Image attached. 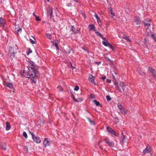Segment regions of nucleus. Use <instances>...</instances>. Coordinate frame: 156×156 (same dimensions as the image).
I'll return each instance as SVG.
<instances>
[{"label": "nucleus", "mask_w": 156, "mask_h": 156, "mask_svg": "<svg viewBox=\"0 0 156 156\" xmlns=\"http://www.w3.org/2000/svg\"><path fill=\"white\" fill-rule=\"evenodd\" d=\"M106 81L107 82L109 83H110L111 82V80L109 79H107Z\"/></svg>", "instance_id": "49"}, {"label": "nucleus", "mask_w": 156, "mask_h": 156, "mask_svg": "<svg viewBox=\"0 0 156 156\" xmlns=\"http://www.w3.org/2000/svg\"><path fill=\"white\" fill-rule=\"evenodd\" d=\"M151 20L150 19H147L144 20L143 23L144 26L145 27L146 30H147L151 27Z\"/></svg>", "instance_id": "3"}, {"label": "nucleus", "mask_w": 156, "mask_h": 156, "mask_svg": "<svg viewBox=\"0 0 156 156\" xmlns=\"http://www.w3.org/2000/svg\"><path fill=\"white\" fill-rule=\"evenodd\" d=\"M16 47H10L9 50V53L8 54L9 56L11 58H12L15 57V54L16 53Z\"/></svg>", "instance_id": "2"}, {"label": "nucleus", "mask_w": 156, "mask_h": 156, "mask_svg": "<svg viewBox=\"0 0 156 156\" xmlns=\"http://www.w3.org/2000/svg\"><path fill=\"white\" fill-rule=\"evenodd\" d=\"M46 34L47 37L50 40L52 39V37L51 36V35L50 34L47 33Z\"/></svg>", "instance_id": "26"}, {"label": "nucleus", "mask_w": 156, "mask_h": 156, "mask_svg": "<svg viewBox=\"0 0 156 156\" xmlns=\"http://www.w3.org/2000/svg\"><path fill=\"white\" fill-rule=\"evenodd\" d=\"M68 5L69 6H71L72 5L71 3H69L68 4Z\"/></svg>", "instance_id": "52"}, {"label": "nucleus", "mask_w": 156, "mask_h": 156, "mask_svg": "<svg viewBox=\"0 0 156 156\" xmlns=\"http://www.w3.org/2000/svg\"><path fill=\"white\" fill-rule=\"evenodd\" d=\"M77 100L79 101H82V100L81 99L79 98L78 99V100Z\"/></svg>", "instance_id": "56"}, {"label": "nucleus", "mask_w": 156, "mask_h": 156, "mask_svg": "<svg viewBox=\"0 0 156 156\" xmlns=\"http://www.w3.org/2000/svg\"><path fill=\"white\" fill-rule=\"evenodd\" d=\"M51 42L53 44V45L58 44V41L57 40H55L54 41H51Z\"/></svg>", "instance_id": "33"}, {"label": "nucleus", "mask_w": 156, "mask_h": 156, "mask_svg": "<svg viewBox=\"0 0 156 156\" xmlns=\"http://www.w3.org/2000/svg\"><path fill=\"white\" fill-rule=\"evenodd\" d=\"M4 20L2 17L0 18V26H2L3 28L4 27Z\"/></svg>", "instance_id": "15"}, {"label": "nucleus", "mask_w": 156, "mask_h": 156, "mask_svg": "<svg viewBox=\"0 0 156 156\" xmlns=\"http://www.w3.org/2000/svg\"><path fill=\"white\" fill-rule=\"evenodd\" d=\"M102 142V141L101 140H100L98 142V144L99 145V146L100 147L101 149H102V150L103 149V148L102 147H101V146L100 145V144Z\"/></svg>", "instance_id": "40"}, {"label": "nucleus", "mask_w": 156, "mask_h": 156, "mask_svg": "<svg viewBox=\"0 0 156 156\" xmlns=\"http://www.w3.org/2000/svg\"><path fill=\"white\" fill-rule=\"evenodd\" d=\"M79 90V87L78 86H76L75 87L74 90L76 91H78Z\"/></svg>", "instance_id": "41"}, {"label": "nucleus", "mask_w": 156, "mask_h": 156, "mask_svg": "<svg viewBox=\"0 0 156 156\" xmlns=\"http://www.w3.org/2000/svg\"><path fill=\"white\" fill-rule=\"evenodd\" d=\"M109 9H110V11L111 12V14L112 15V17H113L114 16H115V14H114V12L113 11L112 8L111 7H110L109 8Z\"/></svg>", "instance_id": "24"}, {"label": "nucleus", "mask_w": 156, "mask_h": 156, "mask_svg": "<svg viewBox=\"0 0 156 156\" xmlns=\"http://www.w3.org/2000/svg\"><path fill=\"white\" fill-rule=\"evenodd\" d=\"M95 16L97 20V22L98 24L99 25L101 26V25L100 24V23H101V20L100 18L96 13L95 14Z\"/></svg>", "instance_id": "17"}, {"label": "nucleus", "mask_w": 156, "mask_h": 156, "mask_svg": "<svg viewBox=\"0 0 156 156\" xmlns=\"http://www.w3.org/2000/svg\"><path fill=\"white\" fill-rule=\"evenodd\" d=\"M116 87L117 89L119 90V92H121V90L118 86H116Z\"/></svg>", "instance_id": "45"}, {"label": "nucleus", "mask_w": 156, "mask_h": 156, "mask_svg": "<svg viewBox=\"0 0 156 156\" xmlns=\"http://www.w3.org/2000/svg\"><path fill=\"white\" fill-rule=\"evenodd\" d=\"M114 83L115 85V87L117 86H118V84L117 82L116 81V80H114Z\"/></svg>", "instance_id": "44"}, {"label": "nucleus", "mask_w": 156, "mask_h": 156, "mask_svg": "<svg viewBox=\"0 0 156 156\" xmlns=\"http://www.w3.org/2000/svg\"><path fill=\"white\" fill-rule=\"evenodd\" d=\"M151 148L149 146H147L146 148L143 151V153L144 154L149 153L151 151Z\"/></svg>", "instance_id": "13"}, {"label": "nucleus", "mask_w": 156, "mask_h": 156, "mask_svg": "<svg viewBox=\"0 0 156 156\" xmlns=\"http://www.w3.org/2000/svg\"><path fill=\"white\" fill-rule=\"evenodd\" d=\"M58 89L60 91H62L63 90L62 88L60 86H58Z\"/></svg>", "instance_id": "37"}, {"label": "nucleus", "mask_w": 156, "mask_h": 156, "mask_svg": "<svg viewBox=\"0 0 156 156\" xmlns=\"http://www.w3.org/2000/svg\"><path fill=\"white\" fill-rule=\"evenodd\" d=\"M95 32L97 35L101 37H102V35L101 34H100L99 32L97 31L96 30Z\"/></svg>", "instance_id": "25"}, {"label": "nucleus", "mask_w": 156, "mask_h": 156, "mask_svg": "<svg viewBox=\"0 0 156 156\" xmlns=\"http://www.w3.org/2000/svg\"><path fill=\"white\" fill-rule=\"evenodd\" d=\"M72 98L73 99V100L74 101H75L76 102H79V101L77 100L75 98V97L74 95L72 94Z\"/></svg>", "instance_id": "31"}, {"label": "nucleus", "mask_w": 156, "mask_h": 156, "mask_svg": "<svg viewBox=\"0 0 156 156\" xmlns=\"http://www.w3.org/2000/svg\"><path fill=\"white\" fill-rule=\"evenodd\" d=\"M94 76L92 74H89V79L90 81L94 85H96V84L94 81Z\"/></svg>", "instance_id": "12"}, {"label": "nucleus", "mask_w": 156, "mask_h": 156, "mask_svg": "<svg viewBox=\"0 0 156 156\" xmlns=\"http://www.w3.org/2000/svg\"><path fill=\"white\" fill-rule=\"evenodd\" d=\"M28 146H25L24 147V151H26V152H28Z\"/></svg>", "instance_id": "35"}, {"label": "nucleus", "mask_w": 156, "mask_h": 156, "mask_svg": "<svg viewBox=\"0 0 156 156\" xmlns=\"http://www.w3.org/2000/svg\"><path fill=\"white\" fill-rule=\"evenodd\" d=\"M120 85L121 87L122 88V89L123 91L125 89V85L123 82H121L120 83Z\"/></svg>", "instance_id": "20"}, {"label": "nucleus", "mask_w": 156, "mask_h": 156, "mask_svg": "<svg viewBox=\"0 0 156 156\" xmlns=\"http://www.w3.org/2000/svg\"><path fill=\"white\" fill-rule=\"evenodd\" d=\"M5 86L11 89L13 88V84L12 83H5Z\"/></svg>", "instance_id": "18"}, {"label": "nucleus", "mask_w": 156, "mask_h": 156, "mask_svg": "<svg viewBox=\"0 0 156 156\" xmlns=\"http://www.w3.org/2000/svg\"><path fill=\"white\" fill-rule=\"evenodd\" d=\"M76 2H78V1L77 0H74Z\"/></svg>", "instance_id": "57"}, {"label": "nucleus", "mask_w": 156, "mask_h": 156, "mask_svg": "<svg viewBox=\"0 0 156 156\" xmlns=\"http://www.w3.org/2000/svg\"><path fill=\"white\" fill-rule=\"evenodd\" d=\"M135 21L136 23V24L137 25L139 24L140 22V20L139 19H135Z\"/></svg>", "instance_id": "23"}, {"label": "nucleus", "mask_w": 156, "mask_h": 156, "mask_svg": "<svg viewBox=\"0 0 156 156\" xmlns=\"http://www.w3.org/2000/svg\"><path fill=\"white\" fill-rule=\"evenodd\" d=\"M148 69L150 72L151 73L152 76L156 80V72L155 69L150 66L148 67Z\"/></svg>", "instance_id": "5"}, {"label": "nucleus", "mask_w": 156, "mask_h": 156, "mask_svg": "<svg viewBox=\"0 0 156 156\" xmlns=\"http://www.w3.org/2000/svg\"><path fill=\"white\" fill-rule=\"evenodd\" d=\"M22 32V29L21 28H19L17 30V34L19 35V33H21Z\"/></svg>", "instance_id": "39"}, {"label": "nucleus", "mask_w": 156, "mask_h": 156, "mask_svg": "<svg viewBox=\"0 0 156 156\" xmlns=\"http://www.w3.org/2000/svg\"><path fill=\"white\" fill-rule=\"evenodd\" d=\"M107 129L108 130V131L112 135H114L115 136H116V135L115 134V131L113 130L111 128L109 127V126H108L107 127Z\"/></svg>", "instance_id": "11"}, {"label": "nucleus", "mask_w": 156, "mask_h": 156, "mask_svg": "<svg viewBox=\"0 0 156 156\" xmlns=\"http://www.w3.org/2000/svg\"><path fill=\"white\" fill-rule=\"evenodd\" d=\"M29 40H30V42L32 44H35V41H34V40H32V39H30Z\"/></svg>", "instance_id": "38"}, {"label": "nucleus", "mask_w": 156, "mask_h": 156, "mask_svg": "<svg viewBox=\"0 0 156 156\" xmlns=\"http://www.w3.org/2000/svg\"><path fill=\"white\" fill-rule=\"evenodd\" d=\"M139 73L140 75H142V74H146V73L144 72H141V71H140V72H139Z\"/></svg>", "instance_id": "47"}, {"label": "nucleus", "mask_w": 156, "mask_h": 156, "mask_svg": "<svg viewBox=\"0 0 156 156\" xmlns=\"http://www.w3.org/2000/svg\"><path fill=\"white\" fill-rule=\"evenodd\" d=\"M48 138H46L43 141V144L45 147L49 146L50 145V141L48 140Z\"/></svg>", "instance_id": "9"}, {"label": "nucleus", "mask_w": 156, "mask_h": 156, "mask_svg": "<svg viewBox=\"0 0 156 156\" xmlns=\"http://www.w3.org/2000/svg\"><path fill=\"white\" fill-rule=\"evenodd\" d=\"M71 30H72V31H73L75 34L77 33L78 32V30H76L75 28L73 26H72L71 27Z\"/></svg>", "instance_id": "22"}, {"label": "nucleus", "mask_w": 156, "mask_h": 156, "mask_svg": "<svg viewBox=\"0 0 156 156\" xmlns=\"http://www.w3.org/2000/svg\"><path fill=\"white\" fill-rule=\"evenodd\" d=\"M121 139L122 141H123L126 139V136L125 135H123V133H122V136L121 137Z\"/></svg>", "instance_id": "28"}, {"label": "nucleus", "mask_w": 156, "mask_h": 156, "mask_svg": "<svg viewBox=\"0 0 156 156\" xmlns=\"http://www.w3.org/2000/svg\"><path fill=\"white\" fill-rule=\"evenodd\" d=\"M105 41H107L106 39V38L105 37H103V36H102V37H101Z\"/></svg>", "instance_id": "51"}, {"label": "nucleus", "mask_w": 156, "mask_h": 156, "mask_svg": "<svg viewBox=\"0 0 156 156\" xmlns=\"http://www.w3.org/2000/svg\"><path fill=\"white\" fill-rule=\"evenodd\" d=\"M58 44H55V45L56 47L57 48H58Z\"/></svg>", "instance_id": "54"}, {"label": "nucleus", "mask_w": 156, "mask_h": 156, "mask_svg": "<svg viewBox=\"0 0 156 156\" xmlns=\"http://www.w3.org/2000/svg\"><path fill=\"white\" fill-rule=\"evenodd\" d=\"M106 78V76H103V77H101V78L103 80H105Z\"/></svg>", "instance_id": "50"}, {"label": "nucleus", "mask_w": 156, "mask_h": 156, "mask_svg": "<svg viewBox=\"0 0 156 156\" xmlns=\"http://www.w3.org/2000/svg\"><path fill=\"white\" fill-rule=\"evenodd\" d=\"M29 62L30 63V66H28L27 67H29L30 68L32 67L34 70H37L36 69L37 66L35 65V64L32 61H30Z\"/></svg>", "instance_id": "10"}, {"label": "nucleus", "mask_w": 156, "mask_h": 156, "mask_svg": "<svg viewBox=\"0 0 156 156\" xmlns=\"http://www.w3.org/2000/svg\"><path fill=\"white\" fill-rule=\"evenodd\" d=\"M112 76H113V79L114 80H115V76L113 75H112Z\"/></svg>", "instance_id": "55"}, {"label": "nucleus", "mask_w": 156, "mask_h": 156, "mask_svg": "<svg viewBox=\"0 0 156 156\" xmlns=\"http://www.w3.org/2000/svg\"><path fill=\"white\" fill-rule=\"evenodd\" d=\"M144 44H145L146 45V47H147V41H146V39H144Z\"/></svg>", "instance_id": "43"}, {"label": "nucleus", "mask_w": 156, "mask_h": 156, "mask_svg": "<svg viewBox=\"0 0 156 156\" xmlns=\"http://www.w3.org/2000/svg\"><path fill=\"white\" fill-rule=\"evenodd\" d=\"M87 119L90 122L91 124L93 125H94L95 124V122L94 121H92L89 118H88Z\"/></svg>", "instance_id": "27"}, {"label": "nucleus", "mask_w": 156, "mask_h": 156, "mask_svg": "<svg viewBox=\"0 0 156 156\" xmlns=\"http://www.w3.org/2000/svg\"><path fill=\"white\" fill-rule=\"evenodd\" d=\"M32 52V51L31 49L30 48H29L28 50V51L27 52V55H29L30 54V53H31Z\"/></svg>", "instance_id": "32"}, {"label": "nucleus", "mask_w": 156, "mask_h": 156, "mask_svg": "<svg viewBox=\"0 0 156 156\" xmlns=\"http://www.w3.org/2000/svg\"><path fill=\"white\" fill-rule=\"evenodd\" d=\"M23 135L24 137L26 138H27V133H26L25 132H23Z\"/></svg>", "instance_id": "34"}, {"label": "nucleus", "mask_w": 156, "mask_h": 156, "mask_svg": "<svg viewBox=\"0 0 156 156\" xmlns=\"http://www.w3.org/2000/svg\"><path fill=\"white\" fill-rule=\"evenodd\" d=\"M48 13L50 14V18H52L53 12L52 8L50 7H49L48 9Z\"/></svg>", "instance_id": "14"}, {"label": "nucleus", "mask_w": 156, "mask_h": 156, "mask_svg": "<svg viewBox=\"0 0 156 156\" xmlns=\"http://www.w3.org/2000/svg\"><path fill=\"white\" fill-rule=\"evenodd\" d=\"M106 98L108 101H109L111 100V98L109 95H107L106 96Z\"/></svg>", "instance_id": "36"}, {"label": "nucleus", "mask_w": 156, "mask_h": 156, "mask_svg": "<svg viewBox=\"0 0 156 156\" xmlns=\"http://www.w3.org/2000/svg\"><path fill=\"white\" fill-rule=\"evenodd\" d=\"M0 148L4 150H6V146L4 144L2 145V146H0Z\"/></svg>", "instance_id": "30"}, {"label": "nucleus", "mask_w": 156, "mask_h": 156, "mask_svg": "<svg viewBox=\"0 0 156 156\" xmlns=\"http://www.w3.org/2000/svg\"><path fill=\"white\" fill-rule=\"evenodd\" d=\"M152 38L156 42V37H155L153 34H152Z\"/></svg>", "instance_id": "46"}, {"label": "nucleus", "mask_w": 156, "mask_h": 156, "mask_svg": "<svg viewBox=\"0 0 156 156\" xmlns=\"http://www.w3.org/2000/svg\"><path fill=\"white\" fill-rule=\"evenodd\" d=\"M36 20L37 21H40L41 20V19L39 18V16H37L36 17Z\"/></svg>", "instance_id": "42"}, {"label": "nucleus", "mask_w": 156, "mask_h": 156, "mask_svg": "<svg viewBox=\"0 0 156 156\" xmlns=\"http://www.w3.org/2000/svg\"><path fill=\"white\" fill-rule=\"evenodd\" d=\"M93 102L97 106H99L100 105V103H99V102L97 101L96 100H94Z\"/></svg>", "instance_id": "29"}, {"label": "nucleus", "mask_w": 156, "mask_h": 156, "mask_svg": "<svg viewBox=\"0 0 156 156\" xmlns=\"http://www.w3.org/2000/svg\"><path fill=\"white\" fill-rule=\"evenodd\" d=\"M10 128L11 126L9 122H6V130H8L10 129Z\"/></svg>", "instance_id": "19"}, {"label": "nucleus", "mask_w": 156, "mask_h": 156, "mask_svg": "<svg viewBox=\"0 0 156 156\" xmlns=\"http://www.w3.org/2000/svg\"><path fill=\"white\" fill-rule=\"evenodd\" d=\"M47 1H48V2H49V0H47Z\"/></svg>", "instance_id": "58"}, {"label": "nucleus", "mask_w": 156, "mask_h": 156, "mask_svg": "<svg viewBox=\"0 0 156 156\" xmlns=\"http://www.w3.org/2000/svg\"><path fill=\"white\" fill-rule=\"evenodd\" d=\"M102 43L104 46H108L110 48L112 49L114 51V49H115L107 41H103L102 42Z\"/></svg>", "instance_id": "8"}, {"label": "nucleus", "mask_w": 156, "mask_h": 156, "mask_svg": "<svg viewBox=\"0 0 156 156\" xmlns=\"http://www.w3.org/2000/svg\"><path fill=\"white\" fill-rule=\"evenodd\" d=\"M118 107L119 109L121 114L125 115L127 113V111L123 107L121 104L119 103L118 105Z\"/></svg>", "instance_id": "4"}, {"label": "nucleus", "mask_w": 156, "mask_h": 156, "mask_svg": "<svg viewBox=\"0 0 156 156\" xmlns=\"http://www.w3.org/2000/svg\"><path fill=\"white\" fill-rule=\"evenodd\" d=\"M122 37L124 39L126 40L127 41L130 42L131 41L130 39H129V37L126 36L125 35H123V36Z\"/></svg>", "instance_id": "21"}, {"label": "nucleus", "mask_w": 156, "mask_h": 156, "mask_svg": "<svg viewBox=\"0 0 156 156\" xmlns=\"http://www.w3.org/2000/svg\"><path fill=\"white\" fill-rule=\"evenodd\" d=\"M70 63L72 69H75V67L72 66V63L71 62H70Z\"/></svg>", "instance_id": "48"}, {"label": "nucleus", "mask_w": 156, "mask_h": 156, "mask_svg": "<svg viewBox=\"0 0 156 156\" xmlns=\"http://www.w3.org/2000/svg\"><path fill=\"white\" fill-rule=\"evenodd\" d=\"M28 70V72H26L25 70L20 71V73L21 76L28 78H30L34 83H36V79L39 76V72L34 70L33 68H30L27 67Z\"/></svg>", "instance_id": "1"}, {"label": "nucleus", "mask_w": 156, "mask_h": 156, "mask_svg": "<svg viewBox=\"0 0 156 156\" xmlns=\"http://www.w3.org/2000/svg\"><path fill=\"white\" fill-rule=\"evenodd\" d=\"M104 140L105 143L107 144L110 147H113L114 146V142L112 141H111L108 138L105 139Z\"/></svg>", "instance_id": "6"}, {"label": "nucleus", "mask_w": 156, "mask_h": 156, "mask_svg": "<svg viewBox=\"0 0 156 156\" xmlns=\"http://www.w3.org/2000/svg\"><path fill=\"white\" fill-rule=\"evenodd\" d=\"M33 15H34V16H35L36 17H36H37V15H36L35 14V13H33Z\"/></svg>", "instance_id": "53"}, {"label": "nucleus", "mask_w": 156, "mask_h": 156, "mask_svg": "<svg viewBox=\"0 0 156 156\" xmlns=\"http://www.w3.org/2000/svg\"><path fill=\"white\" fill-rule=\"evenodd\" d=\"M89 30H93L94 31H95L96 30L95 29V27L94 25L92 24H90L89 25Z\"/></svg>", "instance_id": "16"}, {"label": "nucleus", "mask_w": 156, "mask_h": 156, "mask_svg": "<svg viewBox=\"0 0 156 156\" xmlns=\"http://www.w3.org/2000/svg\"><path fill=\"white\" fill-rule=\"evenodd\" d=\"M31 134L32 135L33 140L34 142L37 144L40 143L41 140L39 137L36 136L32 133H31Z\"/></svg>", "instance_id": "7"}]
</instances>
